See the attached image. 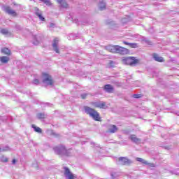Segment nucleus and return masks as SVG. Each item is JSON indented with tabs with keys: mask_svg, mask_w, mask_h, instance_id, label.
I'll list each match as a JSON object with an SVG mask.
<instances>
[{
	"mask_svg": "<svg viewBox=\"0 0 179 179\" xmlns=\"http://www.w3.org/2000/svg\"><path fill=\"white\" fill-rule=\"evenodd\" d=\"M34 85H40V80L39 79H35L33 80Z\"/></svg>",
	"mask_w": 179,
	"mask_h": 179,
	"instance_id": "28",
	"label": "nucleus"
},
{
	"mask_svg": "<svg viewBox=\"0 0 179 179\" xmlns=\"http://www.w3.org/2000/svg\"><path fill=\"white\" fill-rule=\"evenodd\" d=\"M58 43H59V39L56 37L53 40V43L52 44V46L53 47V50L55 52H56L57 54H59V48H58Z\"/></svg>",
	"mask_w": 179,
	"mask_h": 179,
	"instance_id": "7",
	"label": "nucleus"
},
{
	"mask_svg": "<svg viewBox=\"0 0 179 179\" xmlns=\"http://www.w3.org/2000/svg\"><path fill=\"white\" fill-rule=\"evenodd\" d=\"M84 110L85 113L87 115H90L94 121L101 122V116H100V113H99L94 108H90V106H84Z\"/></svg>",
	"mask_w": 179,
	"mask_h": 179,
	"instance_id": "1",
	"label": "nucleus"
},
{
	"mask_svg": "<svg viewBox=\"0 0 179 179\" xmlns=\"http://www.w3.org/2000/svg\"><path fill=\"white\" fill-rule=\"evenodd\" d=\"M118 160L120 162L122 166H129V164H131V160L125 157H120Z\"/></svg>",
	"mask_w": 179,
	"mask_h": 179,
	"instance_id": "8",
	"label": "nucleus"
},
{
	"mask_svg": "<svg viewBox=\"0 0 179 179\" xmlns=\"http://www.w3.org/2000/svg\"><path fill=\"white\" fill-rule=\"evenodd\" d=\"M130 139L132 142H134L135 143L141 142V138H138L135 134H132L131 136H130Z\"/></svg>",
	"mask_w": 179,
	"mask_h": 179,
	"instance_id": "15",
	"label": "nucleus"
},
{
	"mask_svg": "<svg viewBox=\"0 0 179 179\" xmlns=\"http://www.w3.org/2000/svg\"><path fill=\"white\" fill-rule=\"evenodd\" d=\"M141 94H135L133 95L134 99H141L142 97Z\"/></svg>",
	"mask_w": 179,
	"mask_h": 179,
	"instance_id": "26",
	"label": "nucleus"
},
{
	"mask_svg": "<svg viewBox=\"0 0 179 179\" xmlns=\"http://www.w3.org/2000/svg\"><path fill=\"white\" fill-rule=\"evenodd\" d=\"M136 161L137 162H139L140 163H142L143 164H149V162H148V161L142 159V158H139V157H137L136 158Z\"/></svg>",
	"mask_w": 179,
	"mask_h": 179,
	"instance_id": "19",
	"label": "nucleus"
},
{
	"mask_svg": "<svg viewBox=\"0 0 179 179\" xmlns=\"http://www.w3.org/2000/svg\"><path fill=\"white\" fill-rule=\"evenodd\" d=\"M50 27H54V24H51Z\"/></svg>",
	"mask_w": 179,
	"mask_h": 179,
	"instance_id": "34",
	"label": "nucleus"
},
{
	"mask_svg": "<svg viewBox=\"0 0 179 179\" xmlns=\"http://www.w3.org/2000/svg\"><path fill=\"white\" fill-rule=\"evenodd\" d=\"M117 131H118V127L114 124L111 125L110 128L108 129V132L110 134H115V132H117Z\"/></svg>",
	"mask_w": 179,
	"mask_h": 179,
	"instance_id": "16",
	"label": "nucleus"
},
{
	"mask_svg": "<svg viewBox=\"0 0 179 179\" xmlns=\"http://www.w3.org/2000/svg\"><path fill=\"white\" fill-rule=\"evenodd\" d=\"M57 2L59 3L61 8H64V9H66L69 6L68 3L65 0H57Z\"/></svg>",
	"mask_w": 179,
	"mask_h": 179,
	"instance_id": "13",
	"label": "nucleus"
},
{
	"mask_svg": "<svg viewBox=\"0 0 179 179\" xmlns=\"http://www.w3.org/2000/svg\"><path fill=\"white\" fill-rule=\"evenodd\" d=\"M91 106L94 108H101V109L107 108V104L104 101L91 102Z\"/></svg>",
	"mask_w": 179,
	"mask_h": 179,
	"instance_id": "4",
	"label": "nucleus"
},
{
	"mask_svg": "<svg viewBox=\"0 0 179 179\" xmlns=\"http://www.w3.org/2000/svg\"><path fill=\"white\" fill-rule=\"evenodd\" d=\"M152 57L155 59V61H157V62H164V59L162 57L159 56L157 53H153Z\"/></svg>",
	"mask_w": 179,
	"mask_h": 179,
	"instance_id": "12",
	"label": "nucleus"
},
{
	"mask_svg": "<svg viewBox=\"0 0 179 179\" xmlns=\"http://www.w3.org/2000/svg\"><path fill=\"white\" fill-rule=\"evenodd\" d=\"M16 159H13V161H12V164H16Z\"/></svg>",
	"mask_w": 179,
	"mask_h": 179,
	"instance_id": "32",
	"label": "nucleus"
},
{
	"mask_svg": "<svg viewBox=\"0 0 179 179\" xmlns=\"http://www.w3.org/2000/svg\"><path fill=\"white\" fill-rule=\"evenodd\" d=\"M36 15L38 16V17H39L40 20H41L42 22H44V20H45V18H44V17H43L41 14L37 13Z\"/></svg>",
	"mask_w": 179,
	"mask_h": 179,
	"instance_id": "25",
	"label": "nucleus"
},
{
	"mask_svg": "<svg viewBox=\"0 0 179 179\" xmlns=\"http://www.w3.org/2000/svg\"><path fill=\"white\" fill-rule=\"evenodd\" d=\"M116 54H120V55H128V54H129V50L127 49L126 48L117 45Z\"/></svg>",
	"mask_w": 179,
	"mask_h": 179,
	"instance_id": "5",
	"label": "nucleus"
},
{
	"mask_svg": "<svg viewBox=\"0 0 179 179\" xmlns=\"http://www.w3.org/2000/svg\"><path fill=\"white\" fill-rule=\"evenodd\" d=\"M109 66H110V68H113V66H114V62L113 61H110L109 62Z\"/></svg>",
	"mask_w": 179,
	"mask_h": 179,
	"instance_id": "29",
	"label": "nucleus"
},
{
	"mask_svg": "<svg viewBox=\"0 0 179 179\" xmlns=\"http://www.w3.org/2000/svg\"><path fill=\"white\" fill-rule=\"evenodd\" d=\"M103 90L107 92V93H114V87L110 84L105 85Z\"/></svg>",
	"mask_w": 179,
	"mask_h": 179,
	"instance_id": "11",
	"label": "nucleus"
},
{
	"mask_svg": "<svg viewBox=\"0 0 179 179\" xmlns=\"http://www.w3.org/2000/svg\"><path fill=\"white\" fill-rule=\"evenodd\" d=\"M1 34L6 35V34H9V31H8V29H1Z\"/></svg>",
	"mask_w": 179,
	"mask_h": 179,
	"instance_id": "24",
	"label": "nucleus"
},
{
	"mask_svg": "<svg viewBox=\"0 0 179 179\" xmlns=\"http://www.w3.org/2000/svg\"><path fill=\"white\" fill-rule=\"evenodd\" d=\"M5 12L11 16L16 17L17 16V13L13 9L10 8V7L8 6L5 8Z\"/></svg>",
	"mask_w": 179,
	"mask_h": 179,
	"instance_id": "10",
	"label": "nucleus"
},
{
	"mask_svg": "<svg viewBox=\"0 0 179 179\" xmlns=\"http://www.w3.org/2000/svg\"><path fill=\"white\" fill-rule=\"evenodd\" d=\"M118 45H108L106 47V49L107 51H109V52H112L113 54H117V48Z\"/></svg>",
	"mask_w": 179,
	"mask_h": 179,
	"instance_id": "9",
	"label": "nucleus"
},
{
	"mask_svg": "<svg viewBox=\"0 0 179 179\" xmlns=\"http://www.w3.org/2000/svg\"><path fill=\"white\" fill-rule=\"evenodd\" d=\"M42 76L43 78V83H46L49 86H52L54 85V79H52V76H51V75L47 73H42Z\"/></svg>",
	"mask_w": 179,
	"mask_h": 179,
	"instance_id": "3",
	"label": "nucleus"
},
{
	"mask_svg": "<svg viewBox=\"0 0 179 179\" xmlns=\"http://www.w3.org/2000/svg\"><path fill=\"white\" fill-rule=\"evenodd\" d=\"M103 9H106V5H103V7H100V10H103Z\"/></svg>",
	"mask_w": 179,
	"mask_h": 179,
	"instance_id": "33",
	"label": "nucleus"
},
{
	"mask_svg": "<svg viewBox=\"0 0 179 179\" xmlns=\"http://www.w3.org/2000/svg\"><path fill=\"white\" fill-rule=\"evenodd\" d=\"M1 162L3 163H8V162H9V159H8L7 157H2Z\"/></svg>",
	"mask_w": 179,
	"mask_h": 179,
	"instance_id": "27",
	"label": "nucleus"
},
{
	"mask_svg": "<svg viewBox=\"0 0 179 179\" xmlns=\"http://www.w3.org/2000/svg\"><path fill=\"white\" fill-rule=\"evenodd\" d=\"M1 53L4 54V55H10L11 52L10 50H9L8 48H3L1 49Z\"/></svg>",
	"mask_w": 179,
	"mask_h": 179,
	"instance_id": "17",
	"label": "nucleus"
},
{
	"mask_svg": "<svg viewBox=\"0 0 179 179\" xmlns=\"http://www.w3.org/2000/svg\"><path fill=\"white\" fill-rule=\"evenodd\" d=\"M39 1L44 2L45 5H48V6H51V5H52V3H51V1H50V0H39Z\"/></svg>",
	"mask_w": 179,
	"mask_h": 179,
	"instance_id": "23",
	"label": "nucleus"
},
{
	"mask_svg": "<svg viewBox=\"0 0 179 179\" xmlns=\"http://www.w3.org/2000/svg\"><path fill=\"white\" fill-rule=\"evenodd\" d=\"M37 117L38 120H43V118H45V115H44V113H38Z\"/></svg>",
	"mask_w": 179,
	"mask_h": 179,
	"instance_id": "22",
	"label": "nucleus"
},
{
	"mask_svg": "<svg viewBox=\"0 0 179 179\" xmlns=\"http://www.w3.org/2000/svg\"><path fill=\"white\" fill-rule=\"evenodd\" d=\"M122 61L123 64H125L126 65H130V66L136 65V64L139 62V60L134 57H123Z\"/></svg>",
	"mask_w": 179,
	"mask_h": 179,
	"instance_id": "2",
	"label": "nucleus"
},
{
	"mask_svg": "<svg viewBox=\"0 0 179 179\" xmlns=\"http://www.w3.org/2000/svg\"><path fill=\"white\" fill-rule=\"evenodd\" d=\"M32 128H34L35 132H38V134H41L42 130L40 127H37L34 125H32Z\"/></svg>",
	"mask_w": 179,
	"mask_h": 179,
	"instance_id": "20",
	"label": "nucleus"
},
{
	"mask_svg": "<svg viewBox=\"0 0 179 179\" xmlns=\"http://www.w3.org/2000/svg\"><path fill=\"white\" fill-rule=\"evenodd\" d=\"M0 152H1V148H0Z\"/></svg>",
	"mask_w": 179,
	"mask_h": 179,
	"instance_id": "35",
	"label": "nucleus"
},
{
	"mask_svg": "<svg viewBox=\"0 0 179 179\" xmlns=\"http://www.w3.org/2000/svg\"><path fill=\"white\" fill-rule=\"evenodd\" d=\"M60 150L62 152H64V155H67L68 153V150H66V148L64 145L60 146Z\"/></svg>",
	"mask_w": 179,
	"mask_h": 179,
	"instance_id": "21",
	"label": "nucleus"
},
{
	"mask_svg": "<svg viewBox=\"0 0 179 179\" xmlns=\"http://www.w3.org/2000/svg\"><path fill=\"white\" fill-rule=\"evenodd\" d=\"M123 44H124L125 45H129L130 48H138V43H131L127 41H123Z\"/></svg>",
	"mask_w": 179,
	"mask_h": 179,
	"instance_id": "14",
	"label": "nucleus"
},
{
	"mask_svg": "<svg viewBox=\"0 0 179 179\" xmlns=\"http://www.w3.org/2000/svg\"><path fill=\"white\" fill-rule=\"evenodd\" d=\"M0 61L2 62V64H8V62H9V57L2 56L0 57Z\"/></svg>",
	"mask_w": 179,
	"mask_h": 179,
	"instance_id": "18",
	"label": "nucleus"
},
{
	"mask_svg": "<svg viewBox=\"0 0 179 179\" xmlns=\"http://www.w3.org/2000/svg\"><path fill=\"white\" fill-rule=\"evenodd\" d=\"M64 176H65V177H66V178H68V179L76 178V176L73 175V173H72V172H71V170L69 169V168L65 166L64 168Z\"/></svg>",
	"mask_w": 179,
	"mask_h": 179,
	"instance_id": "6",
	"label": "nucleus"
},
{
	"mask_svg": "<svg viewBox=\"0 0 179 179\" xmlns=\"http://www.w3.org/2000/svg\"><path fill=\"white\" fill-rule=\"evenodd\" d=\"M146 166H150L151 167H155V164L148 163V164H145Z\"/></svg>",
	"mask_w": 179,
	"mask_h": 179,
	"instance_id": "31",
	"label": "nucleus"
},
{
	"mask_svg": "<svg viewBox=\"0 0 179 179\" xmlns=\"http://www.w3.org/2000/svg\"><path fill=\"white\" fill-rule=\"evenodd\" d=\"M86 97H87V94L85 93L81 94V99H83V100H85V99H86Z\"/></svg>",
	"mask_w": 179,
	"mask_h": 179,
	"instance_id": "30",
	"label": "nucleus"
}]
</instances>
